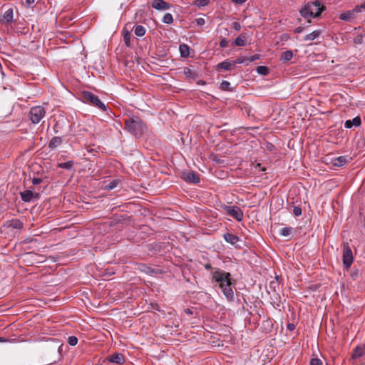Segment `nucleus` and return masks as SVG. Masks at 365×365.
I'll use <instances>...</instances> for the list:
<instances>
[{
	"label": "nucleus",
	"mask_w": 365,
	"mask_h": 365,
	"mask_svg": "<svg viewBox=\"0 0 365 365\" xmlns=\"http://www.w3.org/2000/svg\"><path fill=\"white\" fill-rule=\"evenodd\" d=\"M182 178L187 182L197 184L200 182L199 175L193 170L185 171L182 174Z\"/></svg>",
	"instance_id": "8"
},
{
	"label": "nucleus",
	"mask_w": 365,
	"mask_h": 365,
	"mask_svg": "<svg viewBox=\"0 0 365 365\" xmlns=\"http://www.w3.org/2000/svg\"><path fill=\"white\" fill-rule=\"evenodd\" d=\"M197 84H199V85H205V81H200L197 82Z\"/></svg>",
	"instance_id": "51"
},
{
	"label": "nucleus",
	"mask_w": 365,
	"mask_h": 365,
	"mask_svg": "<svg viewBox=\"0 0 365 365\" xmlns=\"http://www.w3.org/2000/svg\"><path fill=\"white\" fill-rule=\"evenodd\" d=\"M73 164H74L73 161L70 160V161H67L65 163H59L58 167L61 168H63V169L70 170L73 168Z\"/></svg>",
	"instance_id": "29"
},
{
	"label": "nucleus",
	"mask_w": 365,
	"mask_h": 365,
	"mask_svg": "<svg viewBox=\"0 0 365 365\" xmlns=\"http://www.w3.org/2000/svg\"><path fill=\"white\" fill-rule=\"evenodd\" d=\"M196 23L198 26H203L205 24V20L203 18H197Z\"/></svg>",
	"instance_id": "43"
},
{
	"label": "nucleus",
	"mask_w": 365,
	"mask_h": 365,
	"mask_svg": "<svg viewBox=\"0 0 365 365\" xmlns=\"http://www.w3.org/2000/svg\"><path fill=\"white\" fill-rule=\"evenodd\" d=\"M145 127L143 120L138 117L130 118L128 120H125L126 129L135 136L141 135Z\"/></svg>",
	"instance_id": "3"
},
{
	"label": "nucleus",
	"mask_w": 365,
	"mask_h": 365,
	"mask_svg": "<svg viewBox=\"0 0 365 365\" xmlns=\"http://www.w3.org/2000/svg\"><path fill=\"white\" fill-rule=\"evenodd\" d=\"M310 365H322V362L318 358H313L310 361Z\"/></svg>",
	"instance_id": "39"
},
{
	"label": "nucleus",
	"mask_w": 365,
	"mask_h": 365,
	"mask_svg": "<svg viewBox=\"0 0 365 365\" xmlns=\"http://www.w3.org/2000/svg\"><path fill=\"white\" fill-rule=\"evenodd\" d=\"M223 209L228 215L232 217L238 222L243 220L244 213L240 207L236 205H224Z\"/></svg>",
	"instance_id": "6"
},
{
	"label": "nucleus",
	"mask_w": 365,
	"mask_h": 365,
	"mask_svg": "<svg viewBox=\"0 0 365 365\" xmlns=\"http://www.w3.org/2000/svg\"><path fill=\"white\" fill-rule=\"evenodd\" d=\"M62 143V138L61 137H58V136H55L53 138H51V140H50L49 143H48V147L51 148V149H55L56 148H57L58 146H59Z\"/></svg>",
	"instance_id": "21"
},
{
	"label": "nucleus",
	"mask_w": 365,
	"mask_h": 365,
	"mask_svg": "<svg viewBox=\"0 0 365 365\" xmlns=\"http://www.w3.org/2000/svg\"><path fill=\"white\" fill-rule=\"evenodd\" d=\"M21 200L25 202H31L34 197L38 198V194H34L32 190H27L20 193Z\"/></svg>",
	"instance_id": "10"
},
{
	"label": "nucleus",
	"mask_w": 365,
	"mask_h": 365,
	"mask_svg": "<svg viewBox=\"0 0 365 365\" xmlns=\"http://www.w3.org/2000/svg\"><path fill=\"white\" fill-rule=\"evenodd\" d=\"M247 40V36L246 33H242L239 35L238 37H237L234 43L237 46H244L246 45Z\"/></svg>",
	"instance_id": "17"
},
{
	"label": "nucleus",
	"mask_w": 365,
	"mask_h": 365,
	"mask_svg": "<svg viewBox=\"0 0 365 365\" xmlns=\"http://www.w3.org/2000/svg\"><path fill=\"white\" fill-rule=\"evenodd\" d=\"M232 28L235 30V31H240L241 29V25L239 22L237 21H235L232 23Z\"/></svg>",
	"instance_id": "42"
},
{
	"label": "nucleus",
	"mask_w": 365,
	"mask_h": 365,
	"mask_svg": "<svg viewBox=\"0 0 365 365\" xmlns=\"http://www.w3.org/2000/svg\"><path fill=\"white\" fill-rule=\"evenodd\" d=\"M324 9L325 7L321 4V2L316 0L314 1L307 3L300 9L299 12L302 16L304 19H307L308 22L310 23L311 21L309 19L312 17L315 18L319 16Z\"/></svg>",
	"instance_id": "2"
},
{
	"label": "nucleus",
	"mask_w": 365,
	"mask_h": 365,
	"mask_svg": "<svg viewBox=\"0 0 365 365\" xmlns=\"http://www.w3.org/2000/svg\"><path fill=\"white\" fill-rule=\"evenodd\" d=\"M5 341H6V340H5L4 339H3V338H1V337L0 338V342Z\"/></svg>",
	"instance_id": "53"
},
{
	"label": "nucleus",
	"mask_w": 365,
	"mask_h": 365,
	"mask_svg": "<svg viewBox=\"0 0 365 365\" xmlns=\"http://www.w3.org/2000/svg\"><path fill=\"white\" fill-rule=\"evenodd\" d=\"M173 17L171 14L167 13L164 15V16L163 18V22L164 24H170L173 23Z\"/></svg>",
	"instance_id": "32"
},
{
	"label": "nucleus",
	"mask_w": 365,
	"mask_h": 365,
	"mask_svg": "<svg viewBox=\"0 0 365 365\" xmlns=\"http://www.w3.org/2000/svg\"><path fill=\"white\" fill-rule=\"evenodd\" d=\"M233 3L236 4H242L247 1V0H231Z\"/></svg>",
	"instance_id": "47"
},
{
	"label": "nucleus",
	"mask_w": 365,
	"mask_h": 365,
	"mask_svg": "<svg viewBox=\"0 0 365 365\" xmlns=\"http://www.w3.org/2000/svg\"><path fill=\"white\" fill-rule=\"evenodd\" d=\"M349 163V158L347 156H339L334 158L332 161L333 165L336 167H341Z\"/></svg>",
	"instance_id": "16"
},
{
	"label": "nucleus",
	"mask_w": 365,
	"mask_h": 365,
	"mask_svg": "<svg viewBox=\"0 0 365 365\" xmlns=\"http://www.w3.org/2000/svg\"><path fill=\"white\" fill-rule=\"evenodd\" d=\"M117 186V182L115 181L110 182L105 186V189L107 190H111L114 189Z\"/></svg>",
	"instance_id": "36"
},
{
	"label": "nucleus",
	"mask_w": 365,
	"mask_h": 365,
	"mask_svg": "<svg viewBox=\"0 0 365 365\" xmlns=\"http://www.w3.org/2000/svg\"><path fill=\"white\" fill-rule=\"evenodd\" d=\"M364 354V350L363 348L357 346L355 348L353 352V357L354 358H360Z\"/></svg>",
	"instance_id": "27"
},
{
	"label": "nucleus",
	"mask_w": 365,
	"mask_h": 365,
	"mask_svg": "<svg viewBox=\"0 0 365 365\" xmlns=\"http://www.w3.org/2000/svg\"><path fill=\"white\" fill-rule=\"evenodd\" d=\"M61 346H62V345L59 346V347H58V351H60V350H61Z\"/></svg>",
	"instance_id": "54"
},
{
	"label": "nucleus",
	"mask_w": 365,
	"mask_h": 365,
	"mask_svg": "<svg viewBox=\"0 0 365 365\" xmlns=\"http://www.w3.org/2000/svg\"><path fill=\"white\" fill-rule=\"evenodd\" d=\"M125 43L127 46L130 45V34L128 31H126L123 36Z\"/></svg>",
	"instance_id": "38"
},
{
	"label": "nucleus",
	"mask_w": 365,
	"mask_h": 365,
	"mask_svg": "<svg viewBox=\"0 0 365 365\" xmlns=\"http://www.w3.org/2000/svg\"><path fill=\"white\" fill-rule=\"evenodd\" d=\"M82 98L84 101L89 103L93 106L103 110L106 111L108 109V106H106L100 99L99 98L90 91H83L82 93Z\"/></svg>",
	"instance_id": "4"
},
{
	"label": "nucleus",
	"mask_w": 365,
	"mask_h": 365,
	"mask_svg": "<svg viewBox=\"0 0 365 365\" xmlns=\"http://www.w3.org/2000/svg\"><path fill=\"white\" fill-rule=\"evenodd\" d=\"M304 31V28L302 26L297 27L294 29V32L296 34L302 33Z\"/></svg>",
	"instance_id": "46"
},
{
	"label": "nucleus",
	"mask_w": 365,
	"mask_h": 365,
	"mask_svg": "<svg viewBox=\"0 0 365 365\" xmlns=\"http://www.w3.org/2000/svg\"><path fill=\"white\" fill-rule=\"evenodd\" d=\"M257 73L263 76H266L269 73V68L264 66H259L256 69Z\"/></svg>",
	"instance_id": "30"
},
{
	"label": "nucleus",
	"mask_w": 365,
	"mask_h": 365,
	"mask_svg": "<svg viewBox=\"0 0 365 365\" xmlns=\"http://www.w3.org/2000/svg\"><path fill=\"white\" fill-rule=\"evenodd\" d=\"M277 284V282H274V281H272L270 282V287L271 288H273L274 289H275V285Z\"/></svg>",
	"instance_id": "50"
},
{
	"label": "nucleus",
	"mask_w": 365,
	"mask_h": 365,
	"mask_svg": "<svg viewBox=\"0 0 365 365\" xmlns=\"http://www.w3.org/2000/svg\"><path fill=\"white\" fill-rule=\"evenodd\" d=\"M204 267L205 269L211 271L212 281L218 284L227 300L232 302L235 295L230 273L218 268H213L209 263L205 264Z\"/></svg>",
	"instance_id": "1"
},
{
	"label": "nucleus",
	"mask_w": 365,
	"mask_h": 365,
	"mask_svg": "<svg viewBox=\"0 0 365 365\" xmlns=\"http://www.w3.org/2000/svg\"><path fill=\"white\" fill-rule=\"evenodd\" d=\"M234 66V62L232 61H230L228 59L225 60L224 61L218 63L216 66L217 71H220V69L225 71H230L232 69Z\"/></svg>",
	"instance_id": "12"
},
{
	"label": "nucleus",
	"mask_w": 365,
	"mask_h": 365,
	"mask_svg": "<svg viewBox=\"0 0 365 365\" xmlns=\"http://www.w3.org/2000/svg\"><path fill=\"white\" fill-rule=\"evenodd\" d=\"M9 227L14 229L21 230L23 228L24 225L19 220L14 219L9 222Z\"/></svg>",
	"instance_id": "23"
},
{
	"label": "nucleus",
	"mask_w": 365,
	"mask_h": 365,
	"mask_svg": "<svg viewBox=\"0 0 365 365\" xmlns=\"http://www.w3.org/2000/svg\"><path fill=\"white\" fill-rule=\"evenodd\" d=\"M108 361L116 364H122L125 361L124 356L120 353H115L108 356Z\"/></svg>",
	"instance_id": "13"
},
{
	"label": "nucleus",
	"mask_w": 365,
	"mask_h": 365,
	"mask_svg": "<svg viewBox=\"0 0 365 365\" xmlns=\"http://www.w3.org/2000/svg\"><path fill=\"white\" fill-rule=\"evenodd\" d=\"M152 6L157 10H167L170 8V5L163 0H153Z\"/></svg>",
	"instance_id": "11"
},
{
	"label": "nucleus",
	"mask_w": 365,
	"mask_h": 365,
	"mask_svg": "<svg viewBox=\"0 0 365 365\" xmlns=\"http://www.w3.org/2000/svg\"><path fill=\"white\" fill-rule=\"evenodd\" d=\"M361 123L360 117L356 116L352 120H347L345 121L344 127L347 129L351 128L353 126L359 127Z\"/></svg>",
	"instance_id": "14"
},
{
	"label": "nucleus",
	"mask_w": 365,
	"mask_h": 365,
	"mask_svg": "<svg viewBox=\"0 0 365 365\" xmlns=\"http://www.w3.org/2000/svg\"><path fill=\"white\" fill-rule=\"evenodd\" d=\"M352 11H354V14L356 13L361 12V6H356Z\"/></svg>",
	"instance_id": "48"
},
{
	"label": "nucleus",
	"mask_w": 365,
	"mask_h": 365,
	"mask_svg": "<svg viewBox=\"0 0 365 365\" xmlns=\"http://www.w3.org/2000/svg\"><path fill=\"white\" fill-rule=\"evenodd\" d=\"M293 213L296 217H299L302 215V209L298 206H294L293 208Z\"/></svg>",
	"instance_id": "37"
},
{
	"label": "nucleus",
	"mask_w": 365,
	"mask_h": 365,
	"mask_svg": "<svg viewBox=\"0 0 365 365\" xmlns=\"http://www.w3.org/2000/svg\"><path fill=\"white\" fill-rule=\"evenodd\" d=\"M145 28L143 26L138 25L135 27L134 33L138 36H143L145 34Z\"/></svg>",
	"instance_id": "25"
},
{
	"label": "nucleus",
	"mask_w": 365,
	"mask_h": 365,
	"mask_svg": "<svg viewBox=\"0 0 365 365\" xmlns=\"http://www.w3.org/2000/svg\"><path fill=\"white\" fill-rule=\"evenodd\" d=\"M232 61L234 62V65L235 63H237V64L246 63L247 64V57H245V56H240L236 60Z\"/></svg>",
	"instance_id": "33"
},
{
	"label": "nucleus",
	"mask_w": 365,
	"mask_h": 365,
	"mask_svg": "<svg viewBox=\"0 0 365 365\" xmlns=\"http://www.w3.org/2000/svg\"><path fill=\"white\" fill-rule=\"evenodd\" d=\"M360 6H361V9H365V2L364 4H361Z\"/></svg>",
	"instance_id": "52"
},
{
	"label": "nucleus",
	"mask_w": 365,
	"mask_h": 365,
	"mask_svg": "<svg viewBox=\"0 0 365 365\" xmlns=\"http://www.w3.org/2000/svg\"><path fill=\"white\" fill-rule=\"evenodd\" d=\"M287 329L289 330H290V331H292V330H294L295 329V326H294V324L289 323V324H287Z\"/></svg>",
	"instance_id": "49"
},
{
	"label": "nucleus",
	"mask_w": 365,
	"mask_h": 365,
	"mask_svg": "<svg viewBox=\"0 0 365 365\" xmlns=\"http://www.w3.org/2000/svg\"><path fill=\"white\" fill-rule=\"evenodd\" d=\"M322 34L321 30H315L304 37V41H312L318 38Z\"/></svg>",
	"instance_id": "18"
},
{
	"label": "nucleus",
	"mask_w": 365,
	"mask_h": 365,
	"mask_svg": "<svg viewBox=\"0 0 365 365\" xmlns=\"http://www.w3.org/2000/svg\"><path fill=\"white\" fill-rule=\"evenodd\" d=\"M34 2L35 0H25V4L28 7H31Z\"/></svg>",
	"instance_id": "45"
},
{
	"label": "nucleus",
	"mask_w": 365,
	"mask_h": 365,
	"mask_svg": "<svg viewBox=\"0 0 365 365\" xmlns=\"http://www.w3.org/2000/svg\"><path fill=\"white\" fill-rule=\"evenodd\" d=\"M354 42L356 44H361L363 42V37L362 36H358L354 38Z\"/></svg>",
	"instance_id": "41"
},
{
	"label": "nucleus",
	"mask_w": 365,
	"mask_h": 365,
	"mask_svg": "<svg viewBox=\"0 0 365 365\" xmlns=\"http://www.w3.org/2000/svg\"><path fill=\"white\" fill-rule=\"evenodd\" d=\"M224 239L227 242L230 243L231 245H235L239 241V237L233 235L232 233H225L223 235Z\"/></svg>",
	"instance_id": "19"
},
{
	"label": "nucleus",
	"mask_w": 365,
	"mask_h": 365,
	"mask_svg": "<svg viewBox=\"0 0 365 365\" xmlns=\"http://www.w3.org/2000/svg\"><path fill=\"white\" fill-rule=\"evenodd\" d=\"M210 1V0H195L194 1L193 4L199 8H201L207 6Z\"/></svg>",
	"instance_id": "31"
},
{
	"label": "nucleus",
	"mask_w": 365,
	"mask_h": 365,
	"mask_svg": "<svg viewBox=\"0 0 365 365\" xmlns=\"http://www.w3.org/2000/svg\"><path fill=\"white\" fill-rule=\"evenodd\" d=\"M46 111L43 106H37L30 109L29 116L34 124L38 123L45 116Z\"/></svg>",
	"instance_id": "5"
},
{
	"label": "nucleus",
	"mask_w": 365,
	"mask_h": 365,
	"mask_svg": "<svg viewBox=\"0 0 365 365\" xmlns=\"http://www.w3.org/2000/svg\"><path fill=\"white\" fill-rule=\"evenodd\" d=\"M293 232V228L291 227H285L280 230L279 234L283 237H288L291 235Z\"/></svg>",
	"instance_id": "26"
},
{
	"label": "nucleus",
	"mask_w": 365,
	"mask_h": 365,
	"mask_svg": "<svg viewBox=\"0 0 365 365\" xmlns=\"http://www.w3.org/2000/svg\"><path fill=\"white\" fill-rule=\"evenodd\" d=\"M228 40L225 38H222L219 43V45L221 48H226L228 45Z\"/></svg>",
	"instance_id": "40"
},
{
	"label": "nucleus",
	"mask_w": 365,
	"mask_h": 365,
	"mask_svg": "<svg viewBox=\"0 0 365 365\" xmlns=\"http://www.w3.org/2000/svg\"><path fill=\"white\" fill-rule=\"evenodd\" d=\"M220 89L222 91H232V89L230 87V83L227 81H222L220 85Z\"/></svg>",
	"instance_id": "28"
},
{
	"label": "nucleus",
	"mask_w": 365,
	"mask_h": 365,
	"mask_svg": "<svg viewBox=\"0 0 365 365\" xmlns=\"http://www.w3.org/2000/svg\"><path fill=\"white\" fill-rule=\"evenodd\" d=\"M354 261L352 251L348 243L343 244V265L348 269Z\"/></svg>",
	"instance_id": "7"
},
{
	"label": "nucleus",
	"mask_w": 365,
	"mask_h": 365,
	"mask_svg": "<svg viewBox=\"0 0 365 365\" xmlns=\"http://www.w3.org/2000/svg\"><path fill=\"white\" fill-rule=\"evenodd\" d=\"M41 182H42V180L39 178H34L32 180V183L34 185H37L40 184Z\"/></svg>",
	"instance_id": "44"
},
{
	"label": "nucleus",
	"mask_w": 365,
	"mask_h": 365,
	"mask_svg": "<svg viewBox=\"0 0 365 365\" xmlns=\"http://www.w3.org/2000/svg\"><path fill=\"white\" fill-rule=\"evenodd\" d=\"M293 58V53L292 51H286L281 55L280 60L282 61H290Z\"/></svg>",
	"instance_id": "24"
},
{
	"label": "nucleus",
	"mask_w": 365,
	"mask_h": 365,
	"mask_svg": "<svg viewBox=\"0 0 365 365\" xmlns=\"http://www.w3.org/2000/svg\"><path fill=\"white\" fill-rule=\"evenodd\" d=\"M14 20V9L9 8L4 11L1 17V23L5 26L10 25Z\"/></svg>",
	"instance_id": "9"
},
{
	"label": "nucleus",
	"mask_w": 365,
	"mask_h": 365,
	"mask_svg": "<svg viewBox=\"0 0 365 365\" xmlns=\"http://www.w3.org/2000/svg\"><path fill=\"white\" fill-rule=\"evenodd\" d=\"M183 73L187 79L195 80L198 77L197 73L190 67H185Z\"/></svg>",
	"instance_id": "15"
},
{
	"label": "nucleus",
	"mask_w": 365,
	"mask_h": 365,
	"mask_svg": "<svg viewBox=\"0 0 365 365\" xmlns=\"http://www.w3.org/2000/svg\"><path fill=\"white\" fill-rule=\"evenodd\" d=\"M68 343L71 346H76L78 343V338L75 336H71L68 339Z\"/></svg>",
	"instance_id": "34"
},
{
	"label": "nucleus",
	"mask_w": 365,
	"mask_h": 365,
	"mask_svg": "<svg viewBox=\"0 0 365 365\" xmlns=\"http://www.w3.org/2000/svg\"><path fill=\"white\" fill-rule=\"evenodd\" d=\"M259 58H260L259 54L252 55L250 57L247 58V65H248L250 63L254 62Z\"/></svg>",
	"instance_id": "35"
},
{
	"label": "nucleus",
	"mask_w": 365,
	"mask_h": 365,
	"mask_svg": "<svg viewBox=\"0 0 365 365\" xmlns=\"http://www.w3.org/2000/svg\"><path fill=\"white\" fill-rule=\"evenodd\" d=\"M179 51L182 57L187 58L190 55V47L185 43L180 44L179 46Z\"/></svg>",
	"instance_id": "22"
},
{
	"label": "nucleus",
	"mask_w": 365,
	"mask_h": 365,
	"mask_svg": "<svg viewBox=\"0 0 365 365\" xmlns=\"http://www.w3.org/2000/svg\"><path fill=\"white\" fill-rule=\"evenodd\" d=\"M355 18L354 11L351 10L346 11L344 13H342L339 16V19L346 21H351Z\"/></svg>",
	"instance_id": "20"
}]
</instances>
